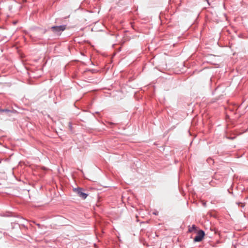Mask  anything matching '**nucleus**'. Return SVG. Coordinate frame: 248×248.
Masks as SVG:
<instances>
[{"label": "nucleus", "mask_w": 248, "mask_h": 248, "mask_svg": "<svg viewBox=\"0 0 248 248\" xmlns=\"http://www.w3.org/2000/svg\"><path fill=\"white\" fill-rule=\"evenodd\" d=\"M10 111L8 109H0V112H9Z\"/></svg>", "instance_id": "39448f33"}, {"label": "nucleus", "mask_w": 248, "mask_h": 248, "mask_svg": "<svg viewBox=\"0 0 248 248\" xmlns=\"http://www.w3.org/2000/svg\"><path fill=\"white\" fill-rule=\"evenodd\" d=\"M66 29L65 25H61L58 26H53L51 27L52 31L58 34H60V33L65 30Z\"/></svg>", "instance_id": "f03ea898"}, {"label": "nucleus", "mask_w": 248, "mask_h": 248, "mask_svg": "<svg viewBox=\"0 0 248 248\" xmlns=\"http://www.w3.org/2000/svg\"><path fill=\"white\" fill-rule=\"evenodd\" d=\"M73 191L83 200L85 199L88 196V194L84 193V190L80 187L75 188L73 189Z\"/></svg>", "instance_id": "f257e3e1"}, {"label": "nucleus", "mask_w": 248, "mask_h": 248, "mask_svg": "<svg viewBox=\"0 0 248 248\" xmlns=\"http://www.w3.org/2000/svg\"><path fill=\"white\" fill-rule=\"evenodd\" d=\"M197 230V227L195 225H192L191 227H189L188 229L189 232H192L193 231Z\"/></svg>", "instance_id": "20e7f679"}, {"label": "nucleus", "mask_w": 248, "mask_h": 248, "mask_svg": "<svg viewBox=\"0 0 248 248\" xmlns=\"http://www.w3.org/2000/svg\"><path fill=\"white\" fill-rule=\"evenodd\" d=\"M205 236L204 232L202 230H199L197 232V235L194 239V242H201Z\"/></svg>", "instance_id": "7ed1b4c3"}]
</instances>
